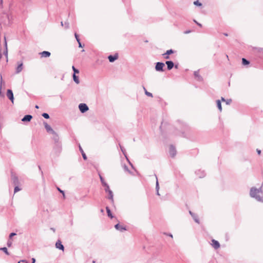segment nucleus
Wrapping results in <instances>:
<instances>
[{"label": "nucleus", "instance_id": "56", "mask_svg": "<svg viewBox=\"0 0 263 263\" xmlns=\"http://www.w3.org/2000/svg\"><path fill=\"white\" fill-rule=\"evenodd\" d=\"M61 25L62 26H64V24H63V22H61Z\"/></svg>", "mask_w": 263, "mask_h": 263}, {"label": "nucleus", "instance_id": "44", "mask_svg": "<svg viewBox=\"0 0 263 263\" xmlns=\"http://www.w3.org/2000/svg\"><path fill=\"white\" fill-rule=\"evenodd\" d=\"M231 102H232L231 99H228V100H226V101H225V102L227 104H230Z\"/></svg>", "mask_w": 263, "mask_h": 263}, {"label": "nucleus", "instance_id": "18", "mask_svg": "<svg viewBox=\"0 0 263 263\" xmlns=\"http://www.w3.org/2000/svg\"><path fill=\"white\" fill-rule=\"evenodd\" d=\"M195 173L199 177V178H202L205 176V174L204 171L198 170L196 171Z\"/></svg>", "mask_w": 263, "mask_h": 263}, {"label": "nucleus", "instance_id": "36", "mask_svg": "<svg viewBox=\"0 0 263 263\" xmlns=\"http://www.w3.org/2000/svg\"><path fill=\"white\" fill-rule=\"evenodd\" d=\"M123 168H124V170L125 171V172H128L129 173H131V172H130V171L129 170L128 167L126 165H124L123 166Z\"/></svg>", "mask_w": 263, "mask_h": 263}, {"label": "nucleus", "instance_id": "50", "mask_svg": "<svg viewBox=\"0 0 263 263\" xmlns=\"http://www.w3.org/2000/svg\"><path fill=\"white\" fill-rule=\"evenodd\" d=\"M26 262V260H21L19 261L17 263Z\"/></svg>", "mask_w": 263, "mask_h": 263}, {"label": "nucleus", "instance_id": "13", "mask_svg": "<svg viewBox=\"0 0 263 263\" xmlns=\"http://www.w3.org/2000/svg\"><path fill=\"white\" fill-rule=\"evenodd\" d=\"M165 64L168 70H171L174 66V63L172 61H166Z\"/></svg>", "mask_w": 263, "mask_h": 263}, {"label": "nucleus", "instance_id": "9", "mask_svg": "<svg viewBox=\"0 0 263 263\" xmlns=\"http://www.w3.org/2000/svg\"><path fill=\"white\" fill-rule=\"evenodd\" d=\"M7 96L10 100L13 103L14 97L12 91L11 89H8L7 91Z\"/></svg>", "mask_w": 263, "mask_h": 263}, {"label": "nucleus", "instance_id": "21", "mask_svg": "<svg viewBox=\"0 0 263 263\" xmlns=\"http://www.w3.org/2000/svg\"><path fill=\"white\" fill-rule=\"evenodd\" d=\"M40 54L42 55V57L46 58L49 57L51 54L50 52L47 51H44L40 53Z\"/></svg>", "mask_w": 263, "mask_h": 263}, {"label": "nucleus", "instance_id": "45", "mask_svg": "<svg viewBox=\"0 0 263 263\" xmlns=\"http://www.w3.org/2000/svg\"><path fill=\"white\" fill-rule=\"evenodd\" d=\"M57 189L60 193H61L63 194V196L64 197L65 194L64 191L61 190L59 187H57Z\"/></svg>", "mask_w": 263, "mask_h": 263}, {"label": "nucleus", "instance_id": "29", "mask_svg": "<svg viewBox=\"0 0 263 263\" xmlns=\"http://www.w3.org/2000/svg\"><path fill=\"white\" fill-rule=\"evenodd\" d=\"M143 89L144 90L145 94L147 96L151 97H153V94L151 92H149L147 91V90L146 89V88L144 87H143Z\"/></svg>", "mask_w": 263, "mask_h": 263}, {"label": "nucleus", "instance_id": "1", "mask_svg": "<svg viewBox=\"0 0 263 263\" xmlns=\"http://www.w3.org/2000/svg\"><path fill=\"white\" fill-rule=\"evenodd\" d=\"M250 195L251 197L255 198L258 201L263 202V182L259 189L255 187H251Z\"/></svg>", "mask_w": 263, "mask_h": 263}, {"label": "nucleus", "instance_id": "17", "mask_svg": "<svg viewBox=\"0 0 263 263\" xmlns=\"http://www.w3.org/2000/svg\"><path fill=\"white\" fill-rule=\"evenodd\" d=\"M55 247L63 251L64 249V246L62 244V242L60 240H58L55 243Z\"/></svg>", "mask_w": 263, "mask_h": 263}, {"label": "nucleus", "instance_id": "4", "mask_svg": "<svg viewBox=\"0 0 263 263\" xmlns=\"http://www.w3.org/2000/svg\"><path fill=\"white\" fill-rule=\"evenodd\" d=\"M164 63L162 62H157L155 66V70L157 71L162 72L164 71L163 67H164Z\"/></svg>", "mask_w": 263, "mask_h": 263}, {"label": "nucleus", "instance_id": "26", "mask_svg": "<svg viewBox=\"0 0 263 263\" xmlns=\"http://www.w3.org/2000/svg\"><path fill=\"white\" fill-rule=\"evenodd\" d=\"M12 179L13 180V183L15 184V185H17L18 184V178L16 176H12Z\"/></svg>", "mask_w": 263, "mask_h": 263}, {"label": "nucleus", "instance_id": "58", "mask_svg": "<svg viewBox=\"0 0 263 263\" xmlns=\"http://www.w3.org/2000/svg\"><path fill=\"white\" fill-rule=\"evenodd\" d=\"M35 107L36 108H39V106H38V105H35Z\"/></svg>", "mask_w": 263, "mask_h": 263}, {"label": "nucleus", "instance_id": "57", "mask_svg": "<svg viewBox=\"0 0 263 263\" xmlns=\"http://www.w3.org/2000/svg\"><path fill=\"white\" fill-rule=\"evenodd\" d=\"M157 195L159 196L160 195L159 191H157Z\"/></svg>", "mask_w": 263, "mask_h": 263}, {"label": "nucleus", "instance_id": "22", "mask_svg": "<svg viewBox=\"0 0 263 263\" xmlns=\"http://www.w3.org/2000/svg\"><path fill=\"white\" fill-rule=\"evenodd\" d=\"M99 177H100V181L101 182V183L102 184V185L103 186L107 185L108 184L105 181L104 178H103V177L99 174Z\"/></svg>", "mask_w": 263, "mask_h": 263}, {"label": "nucleus", "instance_id": "52", "mask_svg": "<svg viewBox=\"0 0 263 263\" xmlns=\"http://www.w3.org/2000/svg\"><path fill=\"white\" fill-rule=\"evenodd\" d=\"M78 43H79V47H83V46L82 45V44L80 42V41H79V42H78Z\"/></svg>", "mask_w": 263, "mask_h": 263}, {"label": "nucleus", "instance_id": "61", "mask_svg": "<svg viewBox=\"0 0 263 263\" xmlns=\"http://www.w3.org/2000/svg\"><path fill=\"white\" fill-rule=\"evenodd\" d=\"M7 17L8 20H9V16H8V15H7Z\"/></svg>", "mask_w": 263, "mask_h": 263}, {"label": "nucleus", "instance_id": "39", "mask_svg": "<svg viewBox=\"0 0 263 263\" xmlns=\"http://www.w3.org/2000/svg\"><path fill=\"white\" fill-rule=\"evenodd\" d=\"M16 235L15 233H11L10 234L9 236V239H11L13 236H14Z\"/></svg>", "mask_w": 263, "mask_h": 263}, {"label": "nucleus", "instance_id": "7", "mask_svg": "<svg viewBox=\"0 0 263 263\" xmlns=\"http://www.w3.org/2000/svg\"><path fill=\"white\" fill-rule=\"evenodd\" d=\"M44 126H45V128L47 131V133L51 134L52 133H53L54 132H55L52 128L51 127L48 125L46 122H44Z\"/></svg>", "mask_w": 263, "mask_h": 263}, {"label": "nucleus", "instance_id": "47", "mask_svg": "<svg viewBox=\"0 0 263 263\" xmlns=\"http://www.w3.org/2000/svg\"><path fill=\"white\" fill-rule=\"evenodd\" d=\"M3 8V0L0 1V8Z\"/></svg>", "mask_w": 263, "mask_h": 263}, {"label": "nucleus", "instance_id": "62", "mask_svg": "<svg viewBox=\"0 0 263 263\" xmlns=\"http://www.w3.org/2000/svg\"><path fill=\"white\" fill-rule=\"evenodd\" d=\"M1 58H2V54H1V53H0V59H1Z\"/></svg>", "mask_w": 263, "mask_h": 263}, {"label": "nucleus", "instance_id": "48", "mask_svg": "<svg viewBox=\"0 0 263 263\" xmlns=\"http://www.w3.org/2000/svg\"><path fill=\"white\" fill-rule=\"evenodd\" d=\"M256 151H257V153L258 155H260L261 154V151L258 149H256Z\"/></svg>", "mask_w": 263, "mask_h": 263}, {"label": "nucleus", "instance_id": "37", "mask_svg": "<svg viewBox=\"0 0 263 263\" xmlns=\"http://www.w3.org/2000/svg\"><path fill=\"white\" fill-rule=\"evenodd\" d=\"M42 116L45 118V119H49V115L47 113H43L42 114Z\"/></svg>", "mask_w": 263, "mask_h": 263}, {"label": "nucleus", "instance_id": "24", "mask_svg": "<svg viewBox=\"0 0 263 263\" xmlns=\"http://www.w3.org/2000/svg\"><path fill=\"white\" fill-rule=\"evenodd\" d=\"M106 212H107L108 216L109 217L111 218H113V216H112V214L111 213V211H110L109 208L108 206H106Z\"/></svg>", "mask_w": 263, "mask_h": 263}, {"label": "nucleus", "instance_id": "34", "mask_svg": "<svg viewBox=\"0 0 263 263\" xmlns=\"http://www.w3.org/2000/svg\"><path fill=\"white\" fill-rule=\"evenodd\" d=\"M194 4L196 6H201L202 5V4L199 2L198 1H195L194 2Z\"/></svg>", "mask_w": 263, "mask_h": 263}, {"label": "nucleus", "instance_id": "3", "mask_svg": "<svg viewBox=\"0 0 263 263\" xmlns=\"http://www.w3.org/2000/svg\"><path fill=\"white\" fill-rule=\"evenodd\" d=\"M104 190L106 193L108 194V199L110 200L111 202H114V194L112 191L110 189L108 184L104 186Z\"/></svg>", "mask_w": 263, "mask_h": 263}, {"label": "nucleus", "instance_id": "8", "mask_svg": "<svg viewBox=\"0 0 263 263\" xmlns=\"http://www.w3.org/2000/svg\"><path fill=\"white\" fill-rule=\"evenodd\" d=\"M174 51L173 49H170L167 50L164 53L162 54V56L165 59H169V55L174 53Z\"/></svg>", "mask_w": 263, "mask_h": 263}, {"label": "nucleus", "instance_id": "49", "mask_svg": "<svg viewBox=\"0 0 263 263\" xmlns=\"http://www.w3.org/2000/svg\"><path fill=\"white\" fill-rule=\"evenodd\" d=\"M165 235H167V236H169L170 237L173 238V235L172 234L170 233V234H166V233H164Z\"/></svg>", "mask_w": 263, "mask_h": 263}, {"label": "nucleus", "instance_id": "19", "mask_svg": "<svg viewBox=\"0 0 263 263\" xmlns=\"http://www.w3.org/2000/svg\"><path fill=\"white\" fill-rule=\"evenodd\" d=\"M118 58V55L117 54H115L114 55H110L108 56V59L110 62H114L115 60H116Z\"/></svg>", "mask_w": 263, "mask_h": 263}, {"label": "nucleus", "instance_id": "30", "mask_svg": "<svg viewBox=\"0 0 263 263\" xmlns=\"http://www.w3.org/2000/svg\"><path fill=\"white\" fill-rule=\"evenodd\" d=\"M0 250L3 251L6 254L8 255H9V253L8 252L7 248L6 247L1 248Z\"/></svg>", "mask_w": 263, "mask_h": 263}, {"label": "nucleus", "instance_id": "10", "mask_svg": "<svg viewBox=\"0 0 263 263\" xmlns=\"http://www.w3.org/2000/svg\"><path fill=\"white\" fill-rule=\"evenodd\" d=\"M120 145V148H121V150L122 152V153L123 154V155H124V156L125 157L126 160H127V161L128 162L129 164L131 165V166L132 167V168H134V166L132 164V163L130 162V161L129 160L128 158H127V155H126V151L125 149L124 148V147L123 146H122L120 144L119 145Z\"/></svg>", "mask_w": 263, "mask_h": 263}, {"label": "nucleus", "instance_id": "54", "mask_svg": "<svg viewBox=\"0 0 263 263\" xmlns=\"http://www.w3.org/2000/svg\"><path fill=\"white\" fill-rule=\"evenodd\" d=\"M189 213L191 215V216H192L195 214V213H193L192 212H191V211H189Z\"/></svg>", "mask_w": 263, "mask_h": 263}, {"label": "nucleus", "instance_id": "20", "mask_svg": "<svg viewBox=\"0 0 263 263\" xmlns=\"http://www.w3.org/2000/svg\"><path fill=\"white\" fill-rule=\"evenodd\" d=\"M23 65L22 62L18 65L17 67L16 68V71H15L16 73H19L20 72H21L22 71Z\"/></svg>", "mask_w": 263, "mask_h": 263}, {"label": "nucleus", "instance_id": "31", "mask_svg": "<svg viewBox=\"0 0 263 263\" xmlns=\"http://www.w3.org/2000/svg\"><path fill=\"white\" fill-rule=\"evenodd\" d=\"M155 177L156 178V191H158L159 190V182H158V178H157V175H155Z\"/></svg>", "mask_w": 263, "mask_h": 263}, {"label": "nucleus", "instance_id": "40", "mask_svg": "<svg viewBox=\"0 0 263 263\" xmlns=\"http://www.w3.org/2000/svg\"><path fill=\"white\" fill-rule=\"evenodd\" d=\"M64 26L65 27V28L66 29L69 28V23L68 22H65Z\"/></svg>", "mask_w": 263, "mask_h": 263}, {"label": "nucleus", "instance_id": "35", "mask_svg": "<svg viewBox=\"0 0 263 263\" xmlns=\"http://www.w3.org/2000/svg\"><path fill=\"white\" fill-rule=\"evenodd\" d=\"M12 241L11 239H9V240L7 241V246L8 247H10L12 246Z\"/></svg>", "mask_w": 263, "mask_h": 263}, {"label": "nucleus", "instance_id": "51", "mask_svg": "<svg viewBox=\"0 0 263 263\" xmlns=\"http://www.w3.org/2000/svg\"><path fill=\"white\" fill-rule=\"evenodd\" d=\"M190 32H191V30H186V31H184V33L185 34H187V33H190Z\"/></svg>", "mask_w": 263, "mask_h": 263}, {"label": "nucleus", "instance_id": "42", "mask_svg": "<svg viewBox=\"0 0 263 263\" xmlns=\"http://www.w3.org/2000/svg\"><path fill=\"white\" fill-rule=\"evenodd\" d=\"M5 47H6V51L5 52V54L6 56H7L8 54V51H7V45L6 41H5Z\"/></svg>", "mask_w": 263, "mask_h": 263}, {"label": "nucleus", "instance_id": "59", "mask_svg": "<svg viewBox=\"0 0 263 263\" xmlns=\"http://www.w3.org/2000/svg\"><path fill=\"white\" fill-rule=\"evenodd\" d=\"M223 34L225 35V36H228V34L227 33H223Z\"/></svg>", "mask_w": 263, "mask_h": 263}, {"label": "nucleus", "instance_id": "11", "mask_svg": "<svg viewBox=\"0 0 263 263\" xmlns=\"http://www.w3.org/2000/svg\"><path fill=\"white\" fill-rule=\"evenodd\" d=\"M115 228L116 230L123 232V231L126 230V228L125 226H121L119 223H117L115 226Z\"/></svg>", "mask_w": 263, "mask_h": 263}, {"label": "nucleus", "instance_id": "46", "mask_svg": "<svg viewBox=\"0 0 263 263\" xmlns=\"http://www.w3.org/2000/svg\"><path fill=\"white\" fill-rule=\"evenodd\" d=\"M194 22L197 24V25H198L200 27H201L202 26V25L199 23H198L196 20H194Z\"/></svg>", "mask_w": 263, "mask_h": 263}, {"label": "nucleus", "instance_id": "28", "mask_svg": "<svg viewBox=\"0 0 263 263\" xmlns=\"http://www.w3.org/2000/svg\"><path fill=\"white\" fill-rule=\"evenodd\" d=\"M79 149H80V151L82 153V157L83 158V159L84 160H86L87 159V157H86V154H85V153L84 152V151H83L82 147H81L80 145H79Z\"/></svg>", "mask_w": 263, "mask_h": 263}, {"label": "nucleus", "instance_id": "41", "mask_svg": "<svg viewBox=\"0 0 263 263\" xmlns=\"http://www.w3.org/2000/svg\"><path fill=\"white\" fill-rule=\"evenodd\" d=\"M258 52H261L263 53V48H256Z\"/></svg>", "mask_w": 263, "mask_h": 263}, {"label": "nucleus", "instance_id": "27", "mask_svg": "<svg viewBox=\"0 0 263 263\" xmlns=\"http://www.w3.org/2000/svg\"><path fill=\"white\" fill-rule=\"evenodd\" d=\"M192 217L196 223L198 224L199 223V220L198 219V217L196 214H194Z\"/></svg>", "mask_w": 263, "mask_h": 263}, {"label": "nucleus", "instance_id": "55", "mask_svg": "<svg viewBox=\"0 0 263 263\" xmlns=\"http://www.w3.org/2000/svg\"><path fill=\"white\" fill-rule=\"evenodd\" d=\"M221 100L222 101L225 102L226 99H225L223 97H221Z\"/></svg>", "mask_w": 263, "mask_h": 263}, {"label": "nucleus", "instance_id": "15", "mask_svg": "<svg viewBox=\"0 0 263 263\" xmlns=\"http://www.w3.org/2000/svg\"><path fill=\"white\" fill-rule=\"evenodd\" d=\"M32 116L30 115H25L22 119L23 122H29L32 119Z\"/></svg>", "mask_w": 263, "mask_h": 263}, {"label": "nucleus", "instance_id": "25", "mask_svg": "<svg viewBox=\"0 0 263 263\" xmlns=\"http://www.w3.org/2000/svg\"><path fill=\"white\" fill-rule=\"evenodd\" d=\"M217 106L218 108V109L220 110V111H221L222 110V107H221V101L219 100H217L216 101Z\"/></svg>", "mask_w": 263, "mask_h": 263}, {"label": "nucleus", "instance_id": "6", "mask_svg": "<svg viewBox=\"0 0 263 263\" xmlns=\"http://www.w3.org/2000/svg\"><path fill=\"white\" fill-rule=\"evenodd\" d=\"M169 154L172 157H174L176 155V150L175 147L171 145L169 147Z\"/></svg>", "mask_w": 263, "mask_h": 263}, {"label": "nucleus", "instance_id": "43", "mask_svg": "<svg viewBox=\"0 0 263 263\" xmlns=\"http://www.w3.org/2000/svg\"><path fill=\"white\" fill-rule=\"evenodd\" d=\"M74 36H75V37L77 41L78 42H79V41H80V39H79V35L76 33H75L74 34Z\"/></svg>", "mask_w": 263, "mask_h": 263}, {"label": "nucleus", "instance_id": "63", "mask_svg": "<svg viewBox=\"0 0 263 263\" xmlns=\"http://www.w3.org/2000/svg\"><path fill=\"white\" fill-rule=\"evenodd\" d=\"M1 93H2L1 89H0V95H1Z\"/></svg>", "mask_w": 263, "mask_h": 263}, {"label": "nucleus", "instance_id": "5", "mask_svg": "<svg viewBox=\"0 0 263 263\" xmlns=\"http://www.w3.org/2000/svg\"><path fill=\"white\" fill-rule=\"evenodd\" d=\"M79 108L82 113H84L89 109L88 106L85 103H80L79 105Z\"/></svg>", "mask_w": 263, "mask_h": 263}, {"label": "nucleus", "instance_id": "38", "mask_svg": "<svg viewBox=\"0 0 263 263\" xmlns=\"http://www.w3.org/2000/svg\"><path fill=\"white\" fill-rule=\"evenodd\" d=\"M20 190H21V189L18 186H16L14 187V192L16 193L17 192H18Z\"/></svg>", "mask_w": 263, "mask_h": 263}, {"label": "nucleus", "instance_id": "33", "mask_svg": "<svg viewBox=\"0 0 263 263\" xmlns=\"http://www.w3.org/2000/svg\"><path fill=\"white\" fill-rule=\"evenodd\" d=\"M72 70L73 71V74H76V73H79V70L75 68L74 66H72Z\"/></svg>", "mask_w": 263, "mask_h": 263}, {"label": "nucleus", "instance_id": "16", "mask_svg": "<svg viewBox=\"0 0 263 263\" xmlns=\"http://www.w3.org/2000/svg\"><path fill=\"white\" fill-rule=\"evenodd\" d=\"M212 245L215 249H217L220 247V244L219 242L215 239L212 240Z\"/></svg>", "mask_w": 263, "mask_h": 263}, {"label": "nucleus", "instance_id": "53", "mask_svg": "<svg viewBox=\"0 0 263 263\" xmlns=\"http://www.w3.org/2000/svg\"><path fill=\"white\" fill-rule=\"evenodd\" d=\"M31 260H32V263H35V259L34 258H32Z\"/></svg>", "mask_w": 263, "mask_h": 263}, {"label": "nucleus", "instance_id": "23", "mask_svg": "<svg viewBox=\"0 0 263 263\" xmlns=\"http://www.w3.org/2000/svg\"><path fill=\"white\" fill-rule=\"evenodd\" d=\"M72 77H73V81H74V82L76 83H77V84H79L80 81H79V77L76 76V74H73Z\"/></svg>", "mask_w": 263, "mask_h": 263}, {"label": "nucleus", "instance_id": "2", "mask_svg": "<svg viewBox=\"0 0 263 263\" xmlns=\"http://www.w3.org/2000/svg\"><path fill=\"white\" fill-rule=\"evenodd\" d=\"M62 150V145L61 142L54 143L53 146V152L57 155L59 156L61 153Z\"/></svg>", "mask_w": 263, "mask_h": 263}, {"label": "nucleus", "instance_id": "14", "mask_svg": "<svg viewBox=\"0 0 263 263\" xmlns=\"http://www.w3.org/2000/svg\"><path fill=\"white\" fill-rule=\"evenodd\" d=\"M195 79L198 81H202L203 80L202 77L199 74V70L195 71L194 73Z\"/></svg>", "mask_w": 263, "mask_h": 263}, {"label": "nucleus", "instance_id": "60", "mask_svg": "<svg viewBox=\"0 0 263 263\" xmlns=\"http://www.w3.org/2000/svg\"><path fill=\"white\" fill-rule=\"evenodd\" d=\"M1 84H2V77H1Z\"/></svg>", "mask_w": 263, "mask_h": 263}, {"label": "nucleus", "instance_id": "64", "mask_svg": "<svg viewBox=\"0 0 263 263\" xmlns=\"http://www.w3.org/2000/svg\"><path fill=\"white\" fill-rule=\"evenodd\" d=\"M175 68H177V67H178L177 65H175Z\"/></svg>", "mask_w": 263, "mask_h": 263}, {"label": "nucleus", "instance_id": "32", "mask_svg": "<svg viewBox=\"0 0 263 263\" xmlns=\"http://www.w3.org/2000/svg\"><path fill=\"white\" fill-rule=\"evenodd\" d=\"M242 63L244 65H248L250 63V62L246 59L245 58L242 59Z\"/></svg>", "mask_w": 263, "mask_h": 263}, {"label": "nucleus", "instance_id": "12", "mask_svg": "<svg viewBox=\"0 0 263 263\" xmlns=\"http://www.w3.org/2000/svg\"><path fill=\"white\" fill-rule=\"evenodd\" d=\"M51 134L52 135V138L53 140L54 141V143H57V142H60L59 135L55 132H54Z\"/></svg>", "mask_w": 263, "mask_h": 263}]
</instances>
